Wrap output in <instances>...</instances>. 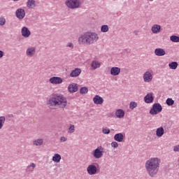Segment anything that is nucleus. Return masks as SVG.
<instances>
[{"instance_id":"42","label":"nucleus","mask_w":179,"mask_h":179,"mask_svg":"<svg viewBox=\"0 0 179 179\" xmlns=\"http://www.w3.org/2000/svg\"><path fill=\"white\" fill-rule=\"evenodd\" d=\"M3 55H5V53L3 51L0 50V59L3 57Z\"/></svg>"},{"instance_id":"17","label":"nucleus","mask_w":179,"mask_h":179,"mask_svg":"<svg viewBox=\"0 0 179 179\" xmlns=\"http://www.w3.org/2000/svg\"><path fill=\"white\" fill-rule=\"evenodd\" d=\"M154 99L155 98L153 97V94L152 92L147 94L144 97V101L147 104H150V103H153Z\"/></svg>"},{"instance_id":"37","label":"nucleus","mask_w":179,"mask_h":179,"mask_svg":"<svg viewBox=\"0 0 179 179\" xmlns=\"http://www.w3.org/2000/svg\"><path fill=\"white\" fill-rule=\"evenodd\" d=\"M110 146H111V148H113V149H117V148H118L119 145L117 141H113L110 143Z\"/></svg>"},{"instance_id":"28","label":"nucleus","mask_w":179,"mask_h":179,"mask_svg":"<svg viewBox=\"0 0 179 179\" xmlns=\"http://www.w3.org/2000/svg\"><path fill=\"white\" fill-rule=\"evenodd\" d=\"M178 66V63L177 62H172L169 64V68L170 69L176 70Z\"/></svg>"},{"instance_id":"5","label":"nucleus","mask_w":179,"mask_h":179,"mask_svg":"<svg viewBox=\"0 0 179 179\" xmlns=\"http://www.w3.org/2000/svg\"><path fill=\"white\" fill-rule=\"evenodd\" d=\"M163 107L159 103H154L152 108L150 110V114L151 115H157V114L162 113Z\"/></svg>"},{"instance_id":"22","label":"nucleus","mask_w":179,"mask_h":179,"mask_svg":"<svg viewBox=\"0 0 179 179\" xmlns=\"http://www.w3.org/2000/svg\"><path fill=\"white\" fill-rule=\"evenodd\" d=\"M101 66V63H100V62H99L97 60H93L91 62V68L94 71H95V69L100 68Z\"/></svg>"},{"instance_id":"1","label":"nucleus","mask_w":179,"mask_h":179,"mask_svg":"<svg viewBox=\"0 0 179 179\" xmlns=\"http://www.w3.org/2000/svg\"><path fill=\"white\" fill-rule=\"evenodd\" d=\"M46 104L50 110L65 108L68 106V100L63 94H55L47 99Z\"/></svg>"},{"instance_id":"13","label":"nucleus","mask_w":179,"mask_h":179,"mask_svg":"<svg viewBox=\"0 0 179 179\" xmlns=\"http://www.w3.org/2000/svg\"><path fill=\"white\" fill-rule=\"evenodd\" d=\"M21 34L24 38H29V36H31V32L29 30V28L23 27L21 29Z\"/></svg>"},{"instance_id":"2","label":"nucleus","mask_w":179,"mask_h":179,"mask_svg":"<svg viewBox=\"0 0 179 179\" xmlns=\"http://www.w3.org/2000/svg\"><path fill=\"white\" fill-rule=\"evenodd\" d=\"M160 164H162V159L157 157H151L145 162V169L149 177L155 178L157 176L160 170Z\"/></svg>"},{"instance_id":"3","label":"nucleus","mask_w":179,"mask_h":179,"mask_svg":"<svg viewBox=\"0 0 179 179\" xmlns=\"http://www.w3.org/2000/svg\"><path fill=\"white\" fill-rule=\"evenodd\" d=\"M99 41V34L96 32L87 31L78 37V43L80 45H92Z\"/></svg>"},{"instance_id":"27","label":"nucleus","mask_w":179,"mask_h":179,"mask_svg":"<svg viewBox=\"0 0 179 179\" xmlns=\"http://www.w3.org/2000/svg\"><path fill=\"white\" fill-rule=\"evenodd\" d=\"M26 6L28 8V9H33L34 8H36V1L27 0Z\"/></svg>"},{"instance_id":"33","label":"nucleus","mask_w":179,"mask_h":179,"mask_svg":"<svg viewBox=\"0 0 179 179\" xmlns=\"http://www.w3.org/2000/svg\"><path fill=\"white\" fill-rule=\"evenodd\" d=\"M89 92L87 87H83L80 90V94H86Z\"/></svg>"},{"instance_id":"12","label":"nucleus","mask_w":179,"mask_h":179,"mask_svg":"<svg viewBox=\"0 0 179 179\" xmlns=\"http://www.w3.org/2000/svg\"><path fill=\"white\" fill-rule=\"evenodd\" d=\"M78 89V84L72 83L68 86L67 90L69 93H76Z\"/></svg>"},{"instance_id":"15","label":"nucleus","mask_w":179,"mask_h":179,"mask_svg":"<svg viewBox=\"0 0 179 179\" xmlns=\"http://www.w3.org/2000/svg\"><path fill=\"white\" fill-rule=\"evenodd\" d=\"M162 31V26L160 24H155L151 27V32L152 34H159Z\"/></svg>"},{"instance_id":"4","label":"nucleus","mask_w":179,"mask_h":179,"mask_svg":"<svg viewBox=\"0 0 179 179\" xmlns=\"http://www.w3.org/2000/svg\"><path fill=\"white\" fill-rule=\"evenodd\" d=\"M64 4L69 9H79V8H82V1L80 0H66Z\"/></svg>"},{"instance_id":"6","label":"nucleus","mask_w":179,"mask_h":179,"mask_svg":"<svg viewBox=\"0 0 179 179\" xmlns=\"http://www.w3.org/2000/svg\"><path fill=\"white\" fill-rule=\"evenodd\" d=\"M104 155V148L99 146L93 150L92 155L95 159H101Z\"/></svg>"},{"instance_id":"44","label":"nucleus","mask_w":179,"mask_h":179,"mask_svg":"<svg viewBox=\"0 0 179 179\" xmlns=\"http://www.w3.org/2000/svg\"><path fill=\"white\" fill-rule=\"evenodd\" d=\"M14 2H17L19 0H13Z\"/></svg>"},{"instance_id":"23","label":"nucleus","mask_w":179,"mask_h":179,"mask_svg":"<svg viewBox=\"0 0 179 179\" xmlns=\"http://www.w3.org/2000/svg\"><path fill=\"white\" fill-rule=\"evenodd\" d=\"M157 138H162L164 135V128L163 127H158L155 131Z\"/></svg>"},{"instance_id":"34","label":"nucleus","mask_w":179,"mask_h":179,"mask_svg":"<svg viewBox=\"0 0 179 179\" xmlns=\"http://www.w3.org/2000/svg\"><path fill=\"white\" fill-rule=\"evenodd\" d=\"M166 103L167 106H171L174 105V100L171 98H168L166 101Z\"/></svg>"},{"instance_id":"16","label":"nucleus","mask_w":179,"mask_h":179,"mask_svg":"<svg viewBox=\"0 0 179 179\" xmlns=\"http://www.w3.org/2000/svg\"><path fill=\"white\" fill-rule=\"evenodd\" d=\"M110 73L112 76H118L121 73V68L117 66L111 67Z\"/></svg>"},{"instance_id":"10","label":"nucleus","mask_w":179,"mask_h":179,"mask_svg":"<svg viewBox=\"0 0 179 179\" xmlns=\"http://www.w3.org/2000/svg\"><path fill=\"white\" fill-rule=\"evenodd\" d=\"M97 171H99V170L97 169V166L94 164H90L87 167V172L89 176H96Z\"/></svg>"},{"instance_id":"30","label":"nucleus","mask_w":179,"mask_h":179,"mask_svg":"<svg viewBox=\"0 0 179 179\" xmlns=\"http://www.w3.org/2000/svg\"><path fill=\"white\" fill-rule=\"evenodd\" d=\"M108 30H110V28L107 24H104L101 27V33H108Z\"/></svg>"},{"instance_id":"21","label":"nucleus","mask_w":179,"mask_h":179,"mask_svg":"<svg viewBox=\"0 0 179 179\" xmlns=\"http://www.w3.org/2000/svg\"><path fill=\"white\" fill-rule=\"evenodd\" d=\"M115 115L117 118H124V117H125V111L122 109H117L116 110Z\"/></svg>"},{"instance_id":"32","label":"nucleus","mask_w":179,"mask_h":179,"mask_svg":"<svg viewBox=\"0 0 179 179\" xmlns=\"http://www.w3.org/2000/svg\"><path fill=\"white\" fill-rule=\"evenodd\" d=\"M138 107V103L136 101H131L129 103V108L130 110H134V108H136Z\"/></svg>"},{"instance_id":"31","label":"nucleus","mask_w":179,"mask_h":179,"mask_svg":"<svg viewBox=\"0 0 179 179\" xmlns=\"http://www.w3.org/2000/svg\"><path fill=\"white\" fill-rule=\"evenodd\" d=\"M170 40L172 43H179V36L173 35L170 36Z\"/></svg>"},{"instance_id":"40","label":"nucleus","mask_w":179,"mask_h":179,"mask_svg":"<svg viewBox=\"0 0 179 179\" xmlns=\"http://www.w3.org/2000/svg\"><path fill=\"white\" fill-rule=\"evenodd\" d=\"M68 141V138L65 137V136H62L60 138V142L61 143H64V142H66Z\"/></svg>"},{"instance_id":"8","label":"nucleus","mask_w":179,"mask_h":179,"mask_svg":"<svg viewBox=\"0 0 179 179\" xmlns=\"http://www.w3.org/2000/svg\"><path fill=\"white\" fill-rule=\"evenodd\" d=\"M37 51L35 46H29L25 52V54L28 58H33L36 56Z\"/></svg>"},{"instance_id":"29","label":"nucleus","mask_w":179,"mask_h":179,"mask_svg":"<svg viewBox=\"0 0 179 179\" xmlns=\"http://www.w3.org/2000/svg\"><path fill=\"white\" fill-rule=\"evenodd\" d=\"M5 122H6V117L5 116H0V131L3 128Z\"/></svg>"},{"instance_id":"41","label":"nucleus","mask_w":179,"mask_h":179,"mask_svg":"<svg viewBox=\"0 0 179 179\" xmlns=\"http://www.w3.org/2000/svg\"><path fill=\"white\" fill-rule=\"evenodd\" d=\"M173 152H179V145H176L173 146Z\"/></svg>"},{"instance_id":"26","label":"nucleus","mask_w":179,"mask_h":179,"mask_svg":"<svg viewBox=\"0 0 179 179\" xmlns=\"http://www.w3.org/2000/svg\"><path fill=\"white\" fill-rule=\"evenodd\" d=\"M34 169H36V164L32 162L27 166L25 171L27 173H33L34 171Z\"/></svg>"},{"instance_id":"11","label":"nucleus","mask_w":179,"mask_h":179,"mask_svg":"<svg viewBox=\"0 0 179 179\" xmlns=\"http://www.w3.org/2000/svg\"><path fill=\"white\" fill-rule=\"evenodd\" d=\"M50 83L52 85H61L62 82H64V80L61 77H52L49 79Z\"/></svg>"},{"instance_id":"24","label":"nucleus","mask_w":179,"mask_h":179,"mask_svg":"<svg viewBox=\"0 0 179 179\" xmlns=\"http://www.w3.org/2000/svg\"><path fill=\"white\" fill-rule=\"evenodd\" d=\"M34 146H43L44 145V139L37 138L32 142Z\"/></svg>"},{"instance_id":"14","label":"nucleus","mask_w":179,"mask_h":179,"mask_svg":"<svg viewBox=\"0 0 179 179\" xmlns=\"http://www.w3.org/2000/svg\"><path fill=\"white\" fill-rule=\"evenodd\" d=\"M125 138V134L124 133H117L115 134L113 139L116 142H124V139Z\"/></svg>"},{"instance_id":"20","label":"nucleus","mask_w":179,"mask_h":179,"mask_svg":"<svg viewBox=\"0 0 179 179\" xmlns=\"http://www.w3.org/2000/svg\"><path fill=\"white\" fill-rule=\"evenodd\" d=\"M80 73H82V70L79 68H76L74 70L71 71L70 78H78Z\"/></svg>"},{"instance_id":"39","label":"nucleus","mask_w":179,"mask_h":179,"mask_svg":"<svg viewBox=\"0 0 179 179\" xmlns=\"http://www.w3.org/2000/svg\"><path fill=\"white\" fill-rule=\"evenodd\" d=\"M66 47H67L68 48H71V50H73L74 45L72 42H69L66 43Z\"/></svg>"},{"instance_id":"45","label":"nucleus","mask_w":179,"mask_h":179,"mask_svg":"<svg viewBox=\"0 0 179 179\" xmlns=\"http://www.w3.org/2000/svg\"><path fill=\"white\" fill-rule=\"evenodd\" d=\"M150 1H153V0H150Z\"/></svg>"},{"instance_id":"9","label":"nucleus","mask_w":179,"mask_h":179,"mask_svg":"<svg viewBox=\"0 0 179 179\" xmlns=\"http://www.w3.org/2000/svg\"><path fill=\"white\" fill-rule=\"evenodd\" d=\"M15 16L18 20H23L26 17V11L24 9L20 8L15 10Z\"/></svg>"},{"instance_id":"36","label":"nucleus","mask_w":179,"mask_h":179,"mask_svg":"<svg viewBox=\"0 0 179 179\" xmlns=\"http://www.w3.org/2000/svg\"><path fill=\"white\" fill-rule=\"evenodd\" d=\"M110 131L108 129V127H103L102 129V133L104 134V135H108L110 134Z\"/></svg>"},{"instance_id":"25","label":"nucleus","mask_w":179,"mask_h":179,"mask_svg":"<svg viewBox=\"0 0 179 179\" xmlns=\"http://www.w3.org/2000/svg\"><path fill=\"white\" fill-rule=\"evenodd\" d=\"M62 159V157H61V155L58 153L54 154L52 157V160L54 162V163H60Z\"/></svg>"},{"instance_id":"18","label":"nucleus","mask_w":179,"mask_h":179,"mask_svg":"<svg viewBox=\"0 0 179 179\" xmlns=\"http://www.w3.org/2000/svg\"><path fill=\"white\" fill-rule=\"evenodd\" d=\"M94 104L101 105L104 103V99L100 95H95L93 98Z\"/></svg>"},{"instance_id":"7","label":"nucleus","mask_w":179,"mask_h":179,"mask_svg":"<svg viewBox=\"0 0 179 179\" xmlns=\"http://www.w3.org/2000/svg\"><path fill=\"white\" fill-rule=\"evenodd\" d=\"M143 80L145 83H150L153 80V72L146 71L143 75Z\"/></svg>"},{"instance_id":"38","label":"nucleus","mask_w":179,"mask_h":179,"mask_svg":"<svg viewBox=\"0 0 179 179\" xmlns=\"http://www.w3.org/2000/svg\"><path fill=\"white\" fill-rule=\"evenodd\" d=\"M5 23H6V20H5V17H0V26L5 25Z\"/></svg>"},{"instance_id":"19","label":"nucleus","mask_w":179,"mask_h":179,"mask_svg":"<svg viewBox=\"0 0 179 179\" xmlns=\"http://www.w3.org/2000/svg\"><path fill=\"white\" fill-rule=\"evenodd\" d=\"M154 52L157 57H164V55H166V50L162 48H156Z\"/></svg>"},{"instance_id":"35","label":"nucleus","mask_w":179,"mask_h":179,"mask_svg":"<svg viewBox=\"0 0 179 179\" xmlns=\"http://www.w3.org/2000/svg\"><path fill=\"white\" fill-rule=\"evenodd\" d=\"M73 132H75V125L70 124L68 128V134H73Z\"/></svg>"},{"instance_id":"43","label":"nucleus","mask_w":179,"mask_h":179,"mask_svg":"<svg viewBox=\"0 0 179 179\" xmlns=\"http://www.w3.org/2000/svg\"><path fill=\"white\" fill-rule=\"evenodd\" d=\"M134 34H135V36H138V34H139V31L138 30L134 31Z\"/></svg>"}]
</instances>
